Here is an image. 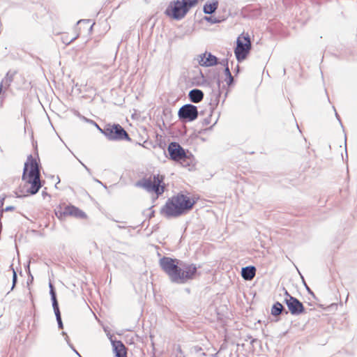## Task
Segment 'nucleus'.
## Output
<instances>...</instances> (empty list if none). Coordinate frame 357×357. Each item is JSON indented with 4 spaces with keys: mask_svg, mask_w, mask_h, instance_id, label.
Here are the masks:
<instances>
[{
    "mask_svg": "<svg viewBox=\"0 0 357 357\" xmlns=\"http://www.w3.org/2000/svg\"><path fill=\"white\" fill-rule=\"evenodd\" d=\"M22 180L23 186L20 185L15 192L19 197L35 195L42 186L38 163L31 155L24 163Z\"/></svg>",
    "mask_w": 357,
    "mask_h": 357,
    "instance_id": "nucleus-1",
    "label": "nucleus"
},
{
    "mask_svg": "<svg viewBox=\"0 0 357 357\" xmlns=\"http://www.w3.org/2000/svg\"><path fill=\"white\" fill-rule=\"evenodd\" d=\"M197 199L188 193H177L169 198L160 209V213L166 218H177L192 210Z\"/></svg>",
    "mask_w": 357,
    "mask_h": 357,
    "instance_id": "nucleus-2",
    "label": "nucleus"
},
{
    "mask_svg": "<svg viewBox=\"0 0 357 357\" xmlns=\"http://www.w3.org/2000/svg\"><path fill=\"white\" fill-rule=\"evenodd\" d=\"M198 3L199 0H174L169 3L165 13L171 19L179 20L183 19Z\"/></svg>",
    "mask_w": 357,
    "mask_h": 357,
    "instance_id": "nucleus-3",
    "label": "nucleus"
},
{
    "mask_svg": "<svg viewBox=\"0 0 357 357\" xmlns=\"http://www.w3.org/2000/svg\"><path fill=\"white\" fill-rule=\"evenodd\" d=\"M165 176L157 174L143 179L139 185L149 192L155 194V198L163 194L165 189Z\"/></svg>",
    "mask_w": 357,
    "mask_h": 357,
    "instance_id": "nucleus-4",
    "label": "nucleus"
},
{
    "mask_svg": "<svg viewBox=\"0 0 357 357\" xmlns=\"http://www.w3.org/2000/svg\"><path fill=\"white\" fill-rule=\"evenodd\" d=\"M252 45L250 36L248 33H242L236 40V47L234 54L238 61L245 60L251 50Z\"/></svg>",
    "mask_w": 357,
    "mask_h": 357,
    "instance_id": "nucleus-5",
    "label": "nucleus"
},
{
    "mask_svg": "<svg viewBox=\"0 0 357 357\" xmlns=\"http://www.w3.org/2000/svg\"><path fill=\"white\" fill-rule=\"evenodd\" d=\"M197 272V268L194 264H184L181 262V266H180L176 271V274L180 277L179 278H176L174 276L172 280V282L175 283L183 284L186 282L190 280H192L195 278Z\"/></svg>",
    "mask_w": 357,
    "mask_h": 357,
    "instance_id": "nucleus-6",
    "label": "nucleus"
},
{
    "mask_svg": "<svg viewBox=\"0 0 357 357\" xmlns=\"http://www.w3.org/2000/svg\"><path fill=\"white\" fill-rule=\"evenodd\" d=\"M160 266L171 280L173 279L174 276L176 278L180 279L178 275L176 274L178 267L181 266V261L180 260L164 257L160 260Z\"/></svg>",
    "mask_w": 357,
    "mask_h": 357,
    "instance_id": "nucleus-7",
    "label": "nucleus"
},
{
    "mask_svg": "<svg viewBox=\"0 0 357 357\" xmlns=\"http://www.w3.org/2000/svg\"><path fill=\"white\" fill-rule=\"evenodd\" d=\"M102 133L109 139L122 140L129 139V136L126 131L119 124L107 125Z\"/></svg>",
    "mask_w": 357,
    "mask_h": 357,
    "instance_id": "nucleus-8",
    "label": "nucleus"
},
{
    "mask_svg": "<svg viewBox=\"0 0 357 357\" xmlns=\"http://www.w3.org/2000/svg\"><path fill=\"white\" fill-rule=\"evenodd\" d=\"M285 295L284 303L291 314L298 315L305 312V307L301 302L291 296L287 291H285Z\"/></svg>",
    "mask_w": 357,
    "mask_h": 357,
    "instance_id": "nucleus-9",
    "label": "nucleus"
},
{
    "mask_svg": "<svg viewBox=\"0 0 357 357\" xmlns=\"http://www.w3.org/2000/svg\"><path fill=\"white\" fill-rule=\"evenodd\" d=\"M178 116L184 121H192L198 116L197 107L191 104L185 105L179 109Z\"/></svg>",
    "mask_w": 357,
    "mask_h": 357,
    "instance_id": "nucleus-10",
    "label": "nucleus"
},
{
    "mask_svg": "<svg viewBox=\"0 0 357 357\" xmlns=\"http://www.w3.org/2000/svg\"><path fill=\"white\" fill-rule=\"evenodd\" d=\"M170 158L178 162L179 160L187 158V154L181 145L176 142H171L167 148Z\"/></svg>",
    "mask_w": 357,
    "mask_h": 357,
    "instance_id": "nucleus-11",
    "label": "nucleus"
},
{
    "mask_svg": "<svg viewBox=\"0 0 357 357\" xmlns=\"http://www.w3.org/2000/svg\"><path fill=\"white\" fill-rule=\"evenodd\" d=\"M199 64L204 67L213 66L217 64L218 59L210 52H204L199 56Z\"/></svg>",
    "mask_w": 357,
    "mask_h": 357,
    "instance_id": "nucleus-12",
    "label": "nucleus"
},
{
    "mask_svg": "<svg viewBox=\"0 0 357 357\" xmlns=\"http://www.w3.org/2000/svg\"><path fill=\"white\" fill-rule=\"evenodd\" d=\"M71 204H60L55 209V215L59 220H63L68 216Z\"/></svg>",
    "mask_w": 357,
    "mask_h": 357,
    "instance_id": "nucleus-13",
    "label": "nucleus"
},
{
    "mask_svg": "<svg viewBox=\"0 0 357 357\" xmlns=\"http://www.w3.org/2000/svg\"><path fill=\"white\" fill-rule=\"evenodd\" d=\"M112 346L116 357H127V350L121 341H112Z\"/></svg>",
    "mask_w": 357,
    "mask_h": 357,
    "instance_id": "nucleus-14",
    "label": "nucleus"
},
{
    "mask_svg": "<svg viewBox=\"0 0 357 357\" xmlns=\"http://www.w3.org/2000/svg\"><path fill=\"white\" fill-rule=\"evenodd\" d=\"M16 74H17L16 71H12V70H9L6 73L5 77L3 79V80L0 84V93L2 91L3 86L5 87V89H7L10 86V85L13 82Z\"/></svg>",
    "mask_w": 357,
    "mask_h": 357,
    "instance_id": "nucleus-15",
    "label": "nucleus"
},
{
    "mask_svg": "<svg viewBox=\"0 0 357 357\" xmlns=\"http://www.w3.org/2000/svg\"><path fill=\"white\" fill-rule=\"evenodd\" d=\"M50 294L52 296V306L54 310L55 315L56 317V319L60 321V311L59 308L58 302L56 298V294L54 290V287L52 283L50 284Z\"/></svg>",
    "mask_w": 357,
    "mask_h": 357,
    "instance_id": "nucleus-16",
    "label": "nucleus"
},
{
    "mask_svg": "<svg viewBox=\"0 0 357 357\" xmlns=\"http://www.w3.org/2000/svg\"><path fill=\"white\" fill-rule=\"evenodd\" d=\"M189 98L194 103L200 102L204 98V93L199 89H192L189 92Z\"/></svg>",
    "mask_w": 357,
    "mask_h": 357,
    "instance_id": "nucleus-17",
    "label": "nucleus"
},
{
    "mask_svg": "<svg viewBox=\"0 0 357 357\" xmlns=\"http://www.w3.org/2000/svg\"><path fill=\"white\" fill-rule=\"evenodd\" d=\"M256 274V268L255 266H247L242 268L241 275L246 280H251Z\"/></svg>",
    "mask_w": 357,
    "mask_h": 357,
    "instance_id": "nucleus-18",
    "label": "nucleus"
},
{
    "mask_svg": "<svg viewBox=\"0 0 357 357\" xmlns=\"http://www.w3.org/2000/svg\"><path fill=\"white\" fill-rule=\"evenodd\" d=\"M68 216H72L78 219H86L87 215L80 208L70 205Z\"/></svg>",
    "mask_w": 357,
    "mask_h": 357,
    "instance_id": "nucleus-19",
    "label": "nucleus"
},
{
    "mask_svg": "<svg viewBox=\"0 0 357 357\" xmlns=\"http://www.w3.org/2000/svg\"><path fill=\"white\" fill-rule=\"evenodd\" d=\"M218 2L213 1L212 2H207L204 6V12L206 14H211L217 9Z\"/></svg>",
    "mask_w": 357,
    "mask_h": 357,
    "instance_id": "nucleus-20",
    "label": "nucleus"
},
{
    "mask_svg": "<svg viewBox=\"0 0 357 357\" xmlns=\"http://www.w3.org/2000/svg\"><path fill=\"white\" fill-rule=\"evenodd\" d=\"M178 162L181 164L183 167H192L194 166V158L192 155H188L187 158H183L181 160H179Z\"/></svg>",
    "mask_w": 357,
    "mask_h": 357,
    "instance_id": "nucleus-21",
    "label": "nucleus"
},
{
    "mask_svg": "<svg viewBox=\"0 0 357 357\" xmlns=\"http://www.w3.org/2000/svg\"><path fill=\"white\" fill-rule=\"evenodd\" d=\"M282 310V305L279 302H276L271 308V314L274 316H278L281 314Z\"/></svg>",
    "mask_w": 357,
    "mask_h": 357,
    "instance_id": "nucleus-22",
    "label": "nucleus"
},
{
    "mask_svg": "<svg viewBox=\"0 0 357 357\" xmlns=\"http://www.w3.org/2000/svg\"><path fill=\"white\" fill-rule=\"evenodd\" d=\"M225 82L227 83L228 86H230L234 82V77L231 75H229L225 76Z\"/></svg>",
    "mask_w": 357,
    "mask_h": 357,
    "instance_id": "nucleus-23",
    "label": "nucleus"
},
{
    "mask_svg": "<svg viewBox=\"0 0 357 357\" xmlns=\"http://www.w3.org/2000/svg\"><path fill=\"white\" fill-rule=\"evenodd\" d=\"M12 268V271H13V288L16 284V281H17V274H16V272L14 270V268Z\"/></svg>",
    "mask_w": 357,
    "mask_h": 357,
    "instance_id": "nucleus-24",
    "label": "nucleus"
},
{
    "mask_svg": "<svg viewBox=\"0 0 357 357\" xmlns=\"http://www.w3.org/2000/svg\"><path fill=\"white\" fill-rule=\"evenodd\" d=\"M15 209L14 206H7L4 209L2 210L3 211H13Z\"/></svg>",
    "mask_w": 357,
    "mask_h": 357,
    "instance_id": "nucleus-25",
    "label": "nucleus"
},
{
    "mask_svg": "<svg viewBox=\"0 0 357 357\" xmlns=\"http://www.w3.org/2000/svg\"><path fill=\"white\" fill-rule=\"evenodd\" d=\"M225 76L229 75H231V72H230V70H229V68L227 66L225 69Z\"/></svg>",
    "mask_w": 357,
    "mask_h": 357,
    "instance_id": "nucleus-26",
    "label": "nucleus"
},
{
    "mask_svg": "<svg viewBox=\"0 0 357 357\" xmlns=\"http://www.w3.org/2000/svg\"><path fill=\"white\" fill-rule=\"evenodd\" d=\"M57 321H58L59 324L60 325V326H62V322H61V317H60V321H59L58 320H57Z\"/></svg>",
    "mask_w": 357,
    "mask_h": 357,
    "instance_id": "nucleus-27",
    "label": "nucleus"
},
{
    "mask_svg": "<svg viewBox=\"0 0 357 357\" xmlns=\"http://www.w3.org/2000/svg\"><path fill=\"white\" fill-rule=\"evenodd\" d=\"M76 38H77V36L73 37V38L71 39V40H75Z\"/></svg>",
    "mask_w": 357,
    "mask_h": 357,
    "instance_id": "nucleus-28",
    "label": "nucleus"
}]
</instances>
